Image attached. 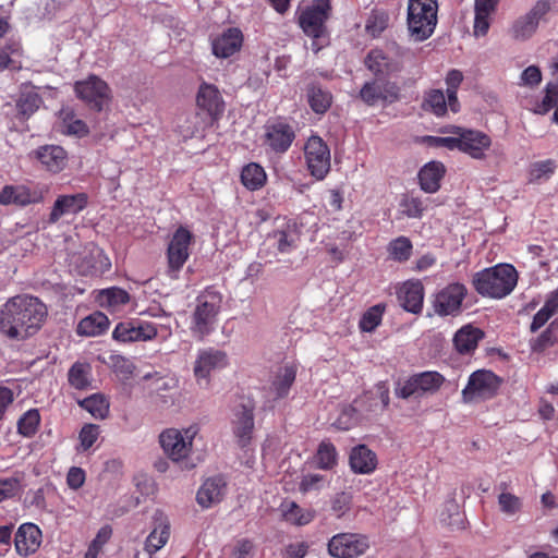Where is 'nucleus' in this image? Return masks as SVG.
<instances>
[{"label":"nucleus","mask_w":558,"mask_h":558,"mask_svg":"<svg viewBox=\"0 0 558 558\" xmlns=\"http://www.w3.org/2000/svg\"><path fill=\"white\" fill-rule=\"evenodd\" d=\"M131 300L130 294L118 287L102 289L98 292L96 301L99 306L111 313L120 312Z\"/></svg>","instance_id":"f704fd0d"},{"label":"nucleus","mask_w":558,"mask_h":558,"mask_svg":"<svg viewBox=\"0 0 558 558\" xmlns=\"http://www.w3.org/2000/svg\"><path fill=\"white\" fill-rule=\"evenodd\" d=\"M388 16L384 13L372 14L366 23V29L373 36H378L387 27Z\"/></svg>","instance_id":"0e129e2a"},{"label":"nucleus","mask_w":558,"mask_h":558,"mask_svg":"<svg viewBox=\"0 0 558 558\" xmlns=\"http://www.w3.org/2000/svg\"><path fill=\"white\" fill-rule=\"evenodd\" d=\"M300 240L295 225L288 223L284 229L275 231L268 236V241L279 253L287 254L296 248Z\"/></svg>","instance_id":"4c0bfd02"},{"label":"nucleus","mask_w":558,"mask_h":558,"mask_svg":"<svg viewBox=\"0 0 558 558\" xmlns=\"http://www.w3.org/2000/svg\"><path fill=\"white\" fill-rule=\"evenodd\" d=\"M499 0L474 1L473 32L476 37L485 36L490 26V16L496 12Z\"/></svg>","instance_id":"7c9ffc66"},{"label":"nucleus","mask_w":558,"mask_h":558,"mask_svg":"<svg viewBox=\"0 0 558 558\" xmlns=\"http://www.w3.org/2000/svg\"><path fill=\"white\" fill-rule=\"evenodd\" d=\"M400 305L408 312L417 314L423 308L424 288L420 281L403 283L398 293Z\"/></svg>","instance_id":"c85d7f7f"},{"label":"nucleus","mask_w":558,"mask_h":558,"mask_svg":"<svg viewBox=\"0 0 558 558\" xmlns=\"http://www.w3.org/2000/svg\"><path fill=\"white\" fill-rule=\"evenodd\" d=\"M518 277V271L512 265L498 264L475 272L472 283L482 296L499 300L514 290Z\"/></svg>","instance_id":"f03ea898"},{"label":"nucleus","mask_w":558,"mask_h":558,"mask_svg":"<svg viewBox=\"0 0 558 558\" xmlns=\"http://www.w3.org/2000/svg\"><path fill=\"white\" fill-rule=\"evenodd\" d=\"M385 307L381 304H377L368 308L360 320V328L362 331L372 332L381 323Z\"/></svg>","instance_id":"13d9d810"},{"label":"nucleus","mask_w":558,"mask_h":558,"mask_svg":"<svg viewBox=\"0 0 558 558\" xmlns=\"http://www.w3.org/2000/svg\"><path fill=\"white\" fill-rule=\"evenodd\" d=\"M362 420L359 410L353 402L351 405H344L341 408L340 413L335 421L333 425L338 429L348 430L355 425L359 424V422Z\"/></svg>","instance_id":"5fc2aeb1"},{"label":"nucleus","mask_w":558,"mask_h":558,"mask_svg":"<svg viewBox=\"0 0 558 558\" xmlns=\"http://www.w3.org/2000/svg\"><path fill=\"white\" fill-rule=\"evenodd\" d=\"M279 510L284 521L298 526L306 525L315 518V510L302 508L292 500L282 501Z\"/></svg>","instance_id":"c9c22d12"},{"label":"nucleus","mask_w":558,"mask_h":558,"mask_svg":"<svg viewBox=\"0 0 558 558\" xmlns=\"http://www.w3.org/2000/svg\"><path fill=\"white\" fill-rule=\"evenodd\" d=\"M21 56V46L16 41H10L0 48V70H17L20 61L16 59Z\"/></svg>","instance_id":"8fccbe9b"},{"label":"nucleus","mask_w":558,"mask_h":558,"mask_svg":"<svg viewBox=\"0 0 558 558\" xmlns=\"http://www.w3.org/2000/svg\"><path fill=\"white\" fill-rule=\"evenodd\" d=\"M43 99L33 86H24L16 101L17 113L23 119L29 118L41 106Z\"/></svg>","instance_id":"ea45409f"},{"label":"nucleus","mask_w":558,"mask_h":558,"mask_svg":"<svg viewBox=\"0 0 558 558\" xmlns=\"http://www.w3.org/2000/svg\"><path fill=\"white\" fill-rule=\"evenodd\" d=\"M21 492L22 484L19 476L0 478V502L14 498Z\"/></svg>","instance_id":"052dcab7"},{"label":"nucleus","mask_w":558,"mask_h":558,"mask_svg":"<svg viewBox=\"0 0 558 558\" xmlns=\"http://www.w3.org/2000/svg\"><path fill=\"white\" fill-rule=\"evenodd\" d=\"M466 294L468 289L463 283L453 282L447 284L435 294L433 302L435 313L440 316H454L459 314Z\"/></svg>","instance_id":"2eb2a0df"},{"label":"nucleus","mask_w":558,"mask_h":558,"mask_svg":"<svg viewBox=\"0 0 558 558\" xmlns=\"http://www.w3.org/2000/svg\"><path fill=\"white\" fill-rule=\"evenodd\" d=\"M498 505L500 511L508 517H512L519 513L523 506L520 497L507 490L506 484L500 485Z\"/></svg>","instance_id":"de8ad7c7"},{"label":"nucleus","mask_w":558,"mask_h":558,"mask_svg":"<svg viewBox=\"0 0 558 558\" xmlns=\"http://www.w3.org/2000/svg\"><path fill=\"white\" fill-rule=\"evenodd\" d=\"M549 10L550 4L548 1H537L529 12L514 20L509 28V35L519 41L530 39L536 33L539 22Z\"/></svg>","instance_id":"f8f14e48"},{"label":"nucleus","mask_w":558,"mask_h":558,"mask_svg":"<svg viewBox=\"0 0 558 558\" xmlns=\"http://www.w3.org/2000/svg\"><path fill=\"white\" fill-rule=\"evenodd\" d=\"M483 338L482 329L468 324L454 333L453 345L460 354H472Z\"/></svg>","instance_id":"c756f323"},{"label":"nucleus","mask_w":558,"mask_h":558,"mask_svg":"<svg viewBox=\"0 0 558 558\" xmlns=\"http://www.w3.org/2000/svg\"><path fill=\"white\" fill-rule=\"evenodd\" d=\"M304 155L310 173L323 180L330 171V150L327 144L322 137L313 135L305 143Z\"/></svg>","instance_id":"9b49d317"},{"label":"nucleus","mask_w":558,"mask_h":558,"mask_svg":"<svg viewBox=\"0 0 558 558\" xmlns=\"http://www.w3.org/2000/svg\"><path fill=\"white\" fill-rule=\"evenodd\" d=\"M307 101L315 113L323 114L330 108L332 96L319 85L312 84L307 88Z\"/></svg>","instance_id":"c03bdc74"},{"label":"nucleus","mask_w":558,"mask_h":558,"mask_svg":"<svg viewBox=\"0 0 558 558\" xmlns=\"http://www.w3.org/2000/svg\"><path fill=\"white\" fill-rule=\"evenodd\" d=\"M265 136V143L276 153L288 150L295 137L292 128L283 122L267 125Z\"/></svg>","instance_id":"b1692460"},{"label":"nucleus","mask_w":558,"mask_h":558,"mask_svg":"<svg viewBox=\"0 0 558 558\" xmlns=\"http://www.w3.org/2000/svg\"><path fill=\"white\" fill-rule=\"evenodd\" d=\"M445 167L441 162L430 161L418 172L421 189L426 193H435L440 187V180L445 174Z\"/></svg>","instance_id":"e433bc0d"},{"label":"nucleus","mask_w":558,"mask_h":558,"mask_svg":"<svg viewBox=\"0 0 558 558\" xmlns=\"http://www.w3.org/2000/svg\"><path fill=\"white\" fill-rule=\"evenodd\" d=\"M501 385V379L492 371L473 372L461 392L464 403H477L494 398Z\"/></svg>","instance_id":"423d86ee"},{"label":"nucleus","mask_w":558,"mask_h":558,"mask_svg":"<svg viewBox=\"0 0 558 558\" xmlns=\"http://www.w3.org/2000/svg\"><path fill=\"white\" fill-rule=\"evenodd\" d=\"M424 108L440 117L447 112V100L445 94L439 89L428 92L424 99Z\"/></svg>","instance_id":"4d7b16f0"},{"label":"nucleus","mask_w":558,"mask_h":558,"mask_svg":"<svg viewBox=\"0 0 558 558\" xmlns=\"http://www.w3.org/2000/svg\"><path fill=\"white\" fill-rule=\"evenodd\" d=\"M157 332V327L153 323L133 319L119 323L112 337L119 342H140L154 339Z\"/></svg>","instance_id":"f3484780"},{"label":"nucleus","mask_w":558,"mask_h":558,"mask_svg":"<svg viewBox=\"0 0 558 558\" xmlns=\"http://www.w3.org/2000/svg\"><path fill=\"white\" fill-rule=\"evenodd\" d=\"M47 315V306L36 296L9 298L0 305V335L10 341H26L39 332Z\"/></svg>","instance_id":"f257e3e1"},{"label":"nucleus","mask_w":558,"mask_h":558,"mask_svg":"<svg viewBox=\"0 0 558 558\" xmlns=\"http://www.w3.org/2000/svg\"><path fill=\"white\" fill-rule=\"evenodd\" d=\"M316 461L319 469L331 470L338 461L336 447L328 440L322 441L317 449Z\"/></svg>","instance_id":"3c124183"},{"label":"nucleus","mask_w":558,"mask_h":558,"mask_svg":"<svg viewBox=\"0 0 558 558\" xmlns=\"http://www.w3.org/2000/svg\"><path fill=\"white\" fill-rule=\"evenodd\" d=\"M232 429L240 446H246L254 429V407L250 402L239 404L234 410Z\"/></svg>","instance_id":"5701e85b"},{"label":"nucleus","mask_w":558,"mask_h":558,"mask_svg":"<svg viewBox=\"0 0 558 558\" xmlns=\"http://www.w3.org/2000/svg\"><path fill=\"white\" fill-rule=\"evenodd\" d=\"M266 179V172L258 163L252 162L242 169L241 181L251 191L263 187Z\"/></svg>","instance_id":"a18cd8bd"},{"label":"nucleus","mask_w":558,"mask_h":558,"mask_svg":"<svg viewBox=\"0 0 558 558\" xmlns=\"http://www.w3.org/2000/svg\"><path fill=\"white\" fill-rule=\"evenodd\" d=\"M398 86L384 78H375L366 82L360 90V98L368 106L379 102H393L398 99Z\"/></svg>","instance_id":"6ab92c4d"},{"label":"nucleus","mask_w":558,"mask_h":558,"mask_svg":"<svg viewBox=\"0 0 558 558\" xmlns=\"http://www.w3.org/2000/svg\"><path fill=\"white\" fill-rule=\"evenodd\" d=\"M35 158L46 170L52 173L62 171L68 163L66 151L58 145H46L39 147L35 151Z\"/></svg>","instance_id":"bb28decb"},{"label":"nucleus","mask_w":558,"mask_h":558,"mask_svg":"<svg viewBox=\"0 0 558 558\" xmlns=\"http://www.w3.org/2000/svg\"><path fill=\"white\" fill-rule=\"evenodd\" d=\"M389 387L386 383H378L373 391L365 392L354 400L362 418L378 415L389 405Z\"/></svg>","instance_id":"a211bd4d"},{"label":"nucleus","mask_w":558,"mask_h":558,"mask_svg":"<svg viewBox=\"0 0 558 558\" xmlns=\"http://www.w3.org/2000/svg\"><path fill=\"white\" fill-rule=\"evenodd\" d=\"M99 426L96 424H86L80 432V442L83 450L89 449L98 439Z\"/></svg>","instance_id":"e2e57ef3"},{"label":"nucleus","mask_w":558,"mask_h":558,"mask_svg":"<svg viewBox=\"0 0 558 558\" xmlns=\"http://www.w3.org/2000/svg\"><path fill=\"white\" fill-rule=\"evenodd\" d=\"M225 489L226 482L222 477L216 476L208 478L204 482L197 492V502L202 507L208 508L222 499Z\"/></svg>","instance_id":"72a5a7b5"},{"label":"nucleus","mask_w":558,"mask_h":558,"mask_svg":"<svg viewBox=\"0 0 558 558\" xmlns=\"http://www.w3.org/2000/svg\"><path fill=\"white\" fill-rule=\"evenodd\" d=\"M171 526L169 518L160 510H156L151 517V531L145 539L144 550L153 556L169 541Z\"/></svg>","instance_id":"aec40b11"},{"label":"nucleus","mask_w":558,"mask_h":558,"mask_svg":"<svg viewBox=\"0 0 558 558\" xmlns=\"http://www.w3.org/2000/svg\"><path fill=\"white\" fill-rule=\"evenodd\" d=\"M365 65L375 75H389L399 70L396 62L391 61L383 50H371L365 59Z\"/></svg>","instance_id":"a19ab883"},{"label":"nucleus","mask_w":558,"mask_h":558,"mask_svg":"<svg viewBox=\"0 0 558 558\" xmlns=\"http://www.w3.org/2000/svg\"><path fill=\"white\" fill-rule=\"evenodd\" d=\"M243 36L238 28H228L211 41L213 53L218 58H229L242 46Z\"/></svg>","instance_id":"a878e982"},{"label":"nucleus","mask_w":558,"mask_h":558,"mask_svg":"<svg viewBox=\"0 0 558 558\" xmlns=\"http://www.w3.org/2000/svg\"><path fill=\"white\" fill-rule=\"evenodd\" d=\"M196 101L197 106L214 119H217L223 112L225 104L220 92L211 84L204 83L201 85Z\"/></svg>","instance_id":"cd10ccee"},{"label":"nucleus","mask_w":558,"mask_h":558,"mask_svg":"<svg viewBox=\"0 0 558 558\" xmlns=\"http://www.w3.org/2000/svg\"><path fill=\"white\" fill-rule=\"evenodd\" d=\"M437 0L408 1V31L415 41L429 38L437 25Z\"/></svg>","instance_id":"20e7f679"},{"label":"nucleus","mask_w":558,"mask_h":558,"mask_svg":"<svg viewBox=\"0 0 558 558\" xmlns=\"http://www.w3.org/2000/svg\"><path fill=\"white\" fill-rule=\"evenodd\" d=\"M74 92L90 109L97 111H101L111 97L109 85L96 75L77 81L74 84Z\"/></svg>","instance_id":"9d476101"},{"label":"nucleus","mask_w":558,"mask_h":558,"mask_svg":"<svg viewBox=\"0 0 558 558\" xmlns=\"http://www.w3.org/2000/svg\"><path fill=\"white\" fill-rule=\"evenodd\" d=\"M87 199L85 193L59 196L53 204L49 220L57 222L62 216L80 213L86 207Z\"/></svg>","instance_id":"393cba45"},{"label":"nucleus","mask_w":558,"mask_h":558,"mask_svg":"<svg viewBox=\"0 0 558 558\" xmlns=\"http://www.w3.org/2000/svg\"><path fill=\"white\" fill-rule=\"evenodd\" d=\"M62 132L66 134H73L83 136L87 134V125L80 119H75L71 112H63Z\"/></svg>","instance_id":"680f3d73"},{"label":"nucleus","mask_w":558,"mask_h":558,"mask_svg":"<svg viewBox=\"0 0 558 558\" xmlns=\"http://www.w3.org/2000/svg\"><path fill=\"white\" fill-rule=\"evenodd\" d=\"M143 380L150 393L165 398V392L173 390L178 386V379L169 374H160L158 372L147 373Z\"/></svg>","instance_id":"58836bf2"},{"label":"nucleus","mask_w":558,"mask_h":558,"mask_svg":"<svg viewBox=\"0 0 558 558\" xmlns=\"http://www.w3.org/2000/svg\"><path fill=\"white\" fill-rule=\"evenodd\" d=\"M92 367L86 363H75L69 371L70 385L75 389H86L90 385Z\"/></svg>","instance_id":"09e8293b"},{"label":"nucleus","mask_w":558,"mask_h":558,"mask_svg":"<svg viewBox=\"0 0 558 558\" xmlns=\"http://www.w3.org/2000/svg\"><path fill=\"white\" fill-rule=\"evenodd\" d=\"M198 434V427L191 425L184 429L169 428L159 436V441L163 452L175 462L185 460L191 450L192 442Z\"/></svg>","instance_id":"0eeeda50"},{"label":"nucleus","mask_w":558,"mask_h":558,"mask_svg":"<svg viewBox=\"0 0 558 558\" xmlns=\"http://www.w3.org/2000/svg\"><path fill=\"white\" fill-rule=\"evenodd\" d=\"M296 371L298 367L293 363H287L277 368L266 390L269 400L276 401L289 395L290 388L295 380Z\"/></svg>","instance_id":"412c9836"},{"label":"nucleus","mask_w":558,"mask_h":558,"mask_svg":"<svg viewBox=\"0 0 558 558\" xmlns=\"http://www.w3.org/2000/svg\"><path fill=\"white\" fill-rule=\"evenodd\" d=\"M40 195L31 191L25 185H5L0 192V203L2 205H20L39 202Z\"/></svg>","instance_id":"473e14b6"},{"label":"nucleus","mask_w":558,"mask_h":558,"mask_svg":"<svg viewBox=\"0 0 558 558\" xmlns=\"http://www.w3.org/2000/svg\"><path fill=\"white\" fill-rule=\"evenodd\" d=\"M444 383L445 377L440 373L422 372L412 375L403 383H399L395 389V393L401 399H417L424 395H433L437 392Z\"/></svg>","instance_id":"6e6552de"},{"label":"nucleus","mask_w":558,"mask_h":558,"mask_svg":"<svg viewBox=\"0 0 558 558\" xmlns=\"http://www.w3.org/2000/svg\"><path fill=\"white\" fill-rule=\"evenodd\" d=\"M520 78L522 85L533 87L541 83L542 73L536 65H530L521 73Z\"/></svg>","instance_id":"338daca9"},{"label":"nucleus","mask_w":558,"mask_h":558,"mask_svg":"<svg viewBox=\"0 0 558 558\" xmlns=\"http://www.w3.org/2000/svg\"><path fill=\"white\" fill-rule=\"evenodd\" d=\"M350 466L354 473L371 474L377 466V457L365 445L352 448L349 457Z\"/></svg>","instance_id":"2f4dec72"},{"label":"nucleus","mask_w":558,"mask_h":558,"mask_svg":"<svg viewBox=\"0 0 558 558\" xmlns=\"http://www.w3.org/2000/svg\"><path fill=\"white\" fill-rule=\"evenodd\" d=\"M253 543L248 539L236 541L233 545L229 557L230 558H252L253 557Z\"/></svg>","instance_id":"69168bd1"},{"label":"nucleus","mask_w":558,"mask_h":558,"mask_svg":"<svg viewBox=\"0 0 558 558\" xmlns=\"http://www.w3.org/2000/svg\"><path fill=\"white\" fill-rule=\"evenodd\" d=\"M402 214L409 218H421L426 209L425 202L420 197L404 195L400 202Z\"/></svg>","instance_id":"bf43d9fd"},{"label":"nucleus","mask_w":558,"mask_h":558,"mask_svg":"<svg viewBox=\"0 0 558 558\" xmlns=\"http://www.w3.org/2000/svg\"><path fill=\"white\" fill-rule=\"evenodd\" d=\"M351 496L347 493L337 494L332 500L331 509L335 514L340 518L342 517L350 508Z\"/></svg>","instance_id":"774afa93"},{"label":"nucleus","mask_w":558,"mask_h":558,"mask_svg":"<svg viewBox=\"0 0 558 558\" xmlns=\"http://www.w3.org/2000/svg\"><path fill=\"white\" fill-rule=\"evenodd\" d=\"M78 404L95 418H105L109 413V401L100 393L92 395L81 400Z\"/></svg>","instance_id":"49530a36"},{"label":"nucleus","mask_w":558,"mask_h":558,"mask_svg":"<svg viewBox=\"0 0 558 558\" xmlns=\"http://www.w3.org/2000/svg\"><path fill=\"white\" fill-rule=\"evenodd\" d=\"M41 542L43 534L40 529L29 522L20 525L14 537L15 550L22 557H28L36 553Z\"/></svg>","instance_id":"4be33fe9"},{"label":"nucleus","mask_w":558,"mask_h":558,"mask_svg":"<svg viewBox=\"0 0 558 558\" xmlns=\"http://www.w3.org/2000/svg\"><path fill=\"white\" fill-rule=\"evenodd\" d=\"M229 364L228 355L225 351L207 348L201 350L194 363V376L198 385L208 386L211 372L220 371Z\"/></svg>","instance_id":"4468645a"},{"label":"nucleus","mask_w":558,"mask_h":558,"mask_svg":"<svg viewBox=\"0 0 558 558\" xmlns=\"http://www.w3.org/2000/svg\"><path fill=\"white\" fill-rule=\"evenodd\" d=\"M40 423V415L37 409L25 412L17 422V430L24 437H32L36 434Z\"/></svg>","instance_id":"6e6d98bb"},{"label":"nucleus","mask_w":558,"mask_h":558,"mask_svg":"<svg viewBox=\"0 0 558 558\" xmlns=\"http://www.w3.org/2000/svg\"><path fill=\"white\" fill-rule=\"evenodd\" d=\"M558 312V288L550 292L543 307L534 315L531 331L541 329Z\"/></svg>","instance_id":"37998d69"},{"label":"nucleus","mask_w":558,"mask_h":558,"mask_svg":"<svg viewBox=\"0 0 558 558\" xmlns=\"http://www.w3.org/2000/svg\"><path fill=\"white\" fill-rule=\"evenodd\" d=\"M330 5L327 0H319L307 7L299 15L303 32L313 38L312 50L318 52L328 43L325 23L329 16Z\"/></svg>","instance_id":"39448f33"},{"label":"nucleus","mask_w":558,"mask_h":558,"mask_svg":"<svg viewBox=\"0 0 558 558\" xmlns=\"http://www.w3.org/2000/svg\"><path fill=\"white\" fill-rule=\"evenodd\" d=\"M457 134V137L441 138V141L447 146L456 147L475 159H482L485 150L490 146V138L482 132L459 129Z\"/></svg>","instance_id":"ddd939ff"},{"label":"nucleus","mask_w":558,"mask_h":558,"mask_svg":"<svg viewBox=\"0 0 558 558\" xmlns=\"http://www.w3.org/2000/svg\"><path fill=\"white\" fill-rule=\"evenodd\" d=\"M223 296L213 287L206 288L197 298L192 314L191 330L203 339L209 335L217 322Z\"/></svg>","instance_id":"7ed1b4c3"},{"label":"nucleus","mask_w":558,"mask_h":558,"mask_svg":"<svg viewBox=\"0 0 558 558\" xmlns=\"http://www.w3.org/2000/svg\"><path fill=\"white\" fill-rule=\"evenodd\" d=\"M108 327V317L101 312H95L78 323L77 333L86 337H96L104 333Z\"/></svg>","instance_id":"79ce46f5"},{"label":"nucleus","mask_w":558,"mask_h":558,"mask_svg":"<svg viewBox=\"0 0 558 558\" xmlns=\"http://www.w3.org/2000/svg\"><path fill=\"white\" fill-rule=\"evenodd\" d=\"M192 241L193 234L185 227H179L172 234L167 248V274L171 279L178 278L180 270L187 260Z\"/></svg>","instance_id":"1a4fd4ad"},{"label":"nucleus","mask_w":558,"mask_h":558,"mask_svg":"<svg viewBox=\"0 0 558 558\" xmlns=\"http://www.w3.org/2000/svg\"><path fill=\"white\" fill-rule=\"evenodd\" d=\"M369 547L366 536L354 533H340L331 537L328 551L336 558H356Z\"/></svg>","instance_id":"dca6fc26"},{"label":"nucleus","mask_w":558,"mask_h":558,"mask_svg":"<svg viewBox=\"0 0 558 558\" xmlns=\"http://www.w3.org/2000/svg\"><path fill=\"white\" fill-rule=\"evenodd\" d=\"M412 243L407 236H399L388 245V253L396 262H407L412 254Z\"/></svg>","instance_id":"603ef678"},{"label":"nucleus","mask_w":558,"mask_h":558,"mask_svg":"<svg viewBox=\"0 0 558 558\" xmlns=\"http://www.w3.org/2000/svg\"><path fill=\"white\" fill-rule=\"evenodd\" d=\"M556 168V162L551 159L534 162L530 168L529 181L532 183L547 181L554 174Z\"/></svg>","instance_id":"864d4df0"}]
</instances>
